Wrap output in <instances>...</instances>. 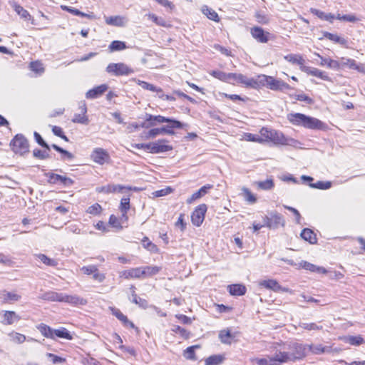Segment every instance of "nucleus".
Wrapping results in <instances>:
<instances>
[{
	"label": "nucleus",
	"instance_id": "f257e3e1",
	"mask_svg": "<svg viewBox=\"0 0 365 365\" xmlns=\"http://www.w3.org/2000/svg\"><path fill=\"white\" fill-rule=\"evenodd\" d=\"M289 122L296 126L307 129L326 131L329 130L328 125L318 118L300 113H291L287 115Z\"/></svg>",
	"mask_w": 365,
	"mask_h": 365
},
{
	"label": "nucleus",
	"instance_id": "f03ea898",
	"mask_svg": "<svg viewBox=\"0 0 365 365\" xmlns=\"http://www.w3.org/2000/svg\"><path fill=\"white\" fill-rule=\"evenodd\" d=\"M259 143H273L275 145H289L295 140L286 137L283 133L267 127L259 130Z\"/></svg>",
	"mask_w": 365,
	"mask_h": 365
},
{
	"label": "nucleus",
	"instance_id": "7ed1b4c3",
	"mask_svg": "<svg viewBox=\"0 0 365 365\" xmlns=\"http://www.w3.org/2000/svg\"><path fill=\"white\" fill-rule=\"evenodd\" d=\"M255 86V90H259L262 87H267L274 91H284L292 89V87L286 82L265 74H259L256 76Z\"/></svg>",
	"mask_w": 365,
	"mask_h": 365
},
{
	"label": "nucleus",
	"instance_id": "20e7f679",
	"mask_svg": "<svg viewBox=\"0 0 365 365\" xmlns=\"http://www.w3.org/2000/svg\"><path fill=\"white\" fill-rule=\"evenodd\" d=\"M309 11L314 16H317L319 19L327 21L329 23H333L334 19H337L344 22L355 23L360 20L355 14H344L341 15L338 14L336 16L331 13L326 14L324 11L315 8H310Z\"/></svg>",
	"mask_w": 365,
	"mask_h": 365
},
{
	"label": "nucleus",
	"instance_id": "39448f33",
	"mask_svg": "<svg viewBox=\"0 0 365 365\" xmlns=\"http://www.w3.org/2000/svg\"><path fill=\"white\" fill-rule=\"evenodd\" d=\"M227 83L234 86H241L246 88L255 89L256 77L248 78L245 75L240 73H229Z\"/></svg>",
	"mask_w": 365,
	"mask_h": 365
},
{
	"label": "nucleus",
	"instance_id": "423d86ee",
	"mask_svg": "<svg viewBox=\"0 0 365 365\" xmlns=\"http://www.w3.org/2000/svg\"><path fill=\"white\" fill-rule=\"evenodd\" d=\"M129 217L128 215L121 213L120 216L114 214L110 215L108 219V225L115 232H120L124 228L128 227Z\"/></svg>",
	"mask_w": 365,
	"mask_h": 365
},
{
	"label": "nucleus",
	"instance_id": "0eeeda50",
	"mask_svg": "<svg viewBox=\"0 0 365 365\" xmlns=\"http://www.w3.org/2000/svg\"><path fill=\"white\" fill-rule=\"evenodd\" d=\"M90 158L93 163L99 165L111 163V158L109 153L102 148H94L90 155Z\"/></svg>",
	"mask_w": 365,
	"mask_h": 365
},
{
	"label": "nucleus",
	"instance_id": "6e6552de",
	"mask_svg": "<svg viewBox=\"0 0 365 365\" xmlns=\"http://www.w3.org/2000/svg\"><path fill=\"white\" fill-rule=\"evenodd\" d=\"M10 145L15 153L22 155L29 152V142L22 135H16L11 141Z\"/></svg>",
	"mask_w": 365,
	"mask_h": 365
},
{
	"label": "nucleus",
	"instance_id": "1a4fd4ad",
	"mask_svg": "<svg viewBox=\"0 0 365 365\" xmlns=\"http://www.w3.org/2000/svg\"><path fill=\"white\" fill-rule=\"evenodd\" d=\"M106 71L116 76H128L133 73V69L124 63H110Z\"/></svg>",
	"mask_w": 365,
	"mask_h": 365
},
{
	"label": "nucleus",
	"instance_id": "9d476101",
	"mask_svg": "<svg viewBox=\"0 0 365 365\" xmlns=\"http://www.w3.org/2000/svg\"><path fill=\"white\" fill-rule=\"evenodd\" d=\"M167 123V125L163 126V130H165V134L169 135H173L175 134V130L176 129H182L187 126V124L182 123L180 120H178L174 118H166L163 115L162 123Z\"/></svg>",
	"mask_w": 365,
	"mask_h": 365
},
{
	"label": "nucleus",
	"instance_id": "9b49d317",
	"mask_svg": "<svg viewBox=\"0 0 365 365\" xmlns=\"http://www.w3.org/2000/svg\"><path fill=\"white\" fill-rule=\"evenodd\" d=\"M252 37L260 43H267L274 36L268 31H264L262 27L255 26L250 29Z\"/></svg>",
	"mask_w": 365,
	"mask_h": 365
},
{
	"label": "nucleus",
	"instance_id": "f8f14e48",
	"mask_svg": "<svg viewBox=\"0 0 365 365\" xmlns=\"http://www.w3.org/2000/svg\"><path fill=\"white\" fill-rule=\"evenodd\" d=\"M263 222L265 224V227L269 229H276L280 226H284V220L277 212H272L269 216L265 215L263 217Z\"/></svg>",
	"mask_w": 365,
	"mask_h": 365
},
{
	"label": "nucleus",
	"instance_id": "ddd939ff",
	"mask_svg": "<svg viewBox=\"0 0 365 365\" xmlns=\"http://www.w3.org/2000/svg\"><path fill=\"white\" fill-rule=\"evenodd\" d=\"M207 207L205 204L197 206L191 214V222L193 225L200 227L204 222Z\"/></svg>",
	"mask_w": 365,
	"mask_h": 365
},
{
	"label": "nucleus",
	"instance_id": "4468645a",
	"mask_svg": "<svg viewBox=\"0 0 365 365\" xmlns=\"http://www.w3.org/2000/svg\"><path fill=\"white\" fill-rule=\"evenodd\" d=\"M46 177L50 184H60L64 187H69L74 183L73 179L66 175H61L52 172L46 173Z\"/></svg>",
	"mask_w": 365,
	"mask_h": 365
},
{
	"label": "nucleus",
	"instance_id": "2eb2a0df",
	"mask_svg": "<svg viewBox=\"0 0 365 365\" xmlns=\"http://www.w3.org/2000/svg\"><path fill=\"white\" fill-rule=\"evenodd\" d=\"M259 286L267 289H271L275 292L281 291L283 292H288L290 294L293 293L292 290L287 287H282L277 280L273 279L262 280L259 282Z\"/></svg>",
	"mask_w": 365,
	"mask_h": 365
},
{
	"label": "nucleus",
	"instance_id": "dca6fc26",
	"mask_svg": "<svg viewBox=\"0 0 365 365\" xmlns=\"http://www.w3.org/2000/svg\"><path fill=\"white\" fill-rule=\"evenodd\" d=\"M339 61V70L348 68L351 70L357 71L360 73L365 72V65L363 63H357L354 59L342 57Z\"/></svg>",
	"mask_w": 365,
	"mask_h": 365
},
{
	"label": "nucleus",
	"instance_id": "f3484780",
	"mask_svg": "<svg viewBox=\"0 0 365 365\" xmlns=\"http://www.w3.org/2000/svg\"><path fill=\"white\" fill-rule=\"evenodd\" d=\"M173 147L167 139H159L152 143V153H161L173 150Z\"/></svg>",
	"mask_w": 365,
	"mask_h": 365
},
{
	"label": "nucleus",
	"instance_id": "a211bd4d",
	"mask_svg": "<svg viewBox=\"0 0 365 365\" xmlns=\"http://www.w3.org/2000/svg\"><path fill=\"white\" fill-rule=\"evenodd\" d=\"M124 189H126L128 190H133V191H140L141 189L136 187H131V186H123L120 185H107L105 186L101 187L98 192H103L105 194H110V193H114L117 192H122Z\"/></svg>",
	"mask_w": 365,
	"mask_h": 365
},
{
	"label": "nucleus",
	"instance_id": "6ab92c4d",
	"mask_svg": "<svg viewBox=\"0 0 365 365\" xmlns=\"http://www.w3.org/2000/svg\"><path fill=\"white\" fill-rule=\"evenodd\" d=\"M163 115H154L150 113H145L144 120L141 123L142 128L148 129L153 128L158 124L162 123Z\"/></svg>",
	"mask_w": 365,
	"mask_h": 365
},
{
	"label": "nucleus",
	"instance_id": "aec40b11",
	"mask_svg": "<svg viewBox=\"0 0 365 365\" xmlns=\"http://www.w3.org/2000/svg\"><path fill=\"white\" fill-rule=\"evenodd\" d=\"M291 352L289 353V356L291 357V360L294 361L297 359H303L305 355L306 348L303 344H293L290 346Z\"/></svg>",
	"mask_w": 365,
	"mask_h": 365
},
{
	"label": "nucleus",
	"instance_id": "412c9836",
	"mask_svg": "<svg viewBox=\"0 0 365 365\" xmlns=\"http://www.w3.org/2000/svg\"><path fill=\"white\" fill-rule=\"evenodd\" d=\"M65 294L55 291H48L41 294L39 298L42 300L52 302H63Z\"/></svg>",
	"mask_w": 365,
	"mask_h": 365
},
{
	"label": "nucleus",
	"instance_id": "4be33fe9",
	"mask_svg": "<svg viewBox=\"0 0 365 365\" xmlns=\"http://www.w3.org/2000/svg\"><path fill=\"white\" fill-rule=\"evenodd\" d=\"M120 277L124 279H142L140 267L130 268L122 271L120 273Z\"/></svg>",
	"mask_w": 365,
	"mask_h": 365
},
{
	"label": "nucleus",
	"instance_id": "5701e85b",
	"mask_svg": "<svg viewBox=\"0 0 365 365\" xmlns=\"http://www.w3.org/2000/svg\"><path fill=\"white\" fill-rule=\"evenodd\" d=\"M291 360L289 353L285 351H280L275 354L274 356L269 359V365H277L286 363Z\"/></svg>",
	"mask_w": 365,
	"mask_h": 365
},
{
	"label": "nucleus",
	"instance_id": "b1692460",
	"mask_svg": "<svg viewBox=\"0 0 365 365\" xmlns=\"http://www.w3.org/2000/svg\"><path fill=\"white\" fill-rule=\"evenodd\" d=\"M299 266L307 271L322 274H327L328 271L323 267L317 266L307 261H302Z\"/></svg>",
	"mask_w": 365,
	"mask_h": 365
},
{
	"label": "nucleus",
	"instance_id": "393cba45",
	"mask_svg": "<svg viewBox=\"0 0 365 365\" xmlns=\"http://www.w3.org/2000/svg\"><path fill=\"white\" fill-rule=\"evenodd\" d=\"M1 298L3 304H11L19 301L21 299V296L16 292L3 290L1 292Z\"/></svg>",
	"mask_w": 365,
	"mask_h": 365
},
{
	"label": "nucleus",
	"instance_id": "a878e982",
	"mask_svg": "<svg viewBox=\"0 0 365 365\" xmlns=\"http://www.w3.org/2000/svg\"><path fill=\"white\" fill-rule=\"evenodd\" d=\"M110 309L112 314L114 315L119 321H120L125 327L134 328V324L130 321L127 316L123 314V313L119 309L115 307H110Z\"/></svg>",
	"mask_w": 365,
	"mask_h": 365
},
{
	"label": "nucleus",
	"instance_id": "bb28decb",
	"mask_svg": "<svg viewBox=\"0 0 365 365\" xmlns=\"http://www.w3.org/2000/svg\"><path fill=\"white\" fill-rule=\"evenodd\" d=\"M108 90V86L101 84L88 91L86 97L90 99L97 98L101 96Z\"/></svg>",
	"mask_w": 365,
	"mask_h": 365
},
{
	"label": "nucleus",
	"instance_id": "cd10ccee",
	"mask_svg": "<svg viewBox=\"0 0 365 365\" xmlns=\"http://www.w3.org/2000/svg\"><path fill=\"white\" fill-rule=\"evenodd\" d=\"M341 341L351 346H358L363 344L365 342L364 339L361 335L357 336H342L339 338Z\"/></svg>",
	"mask_w": 365,
	"mask_h": 365
},
{
	"label": "nucleus",
	"instance_id": "c85d7f7f",
	"mask_svg": "<svg viewBox=\"0 0 365 365\" xmlns=\"http://www.w3.org/2000/svg\"><path fill=\"white\" fill-rule=\"evenodd\" d=\"M301 237L306 242H308L311 245L317 244V234L309 228H304L301 233Z\"/></svg>",
	"mask_w": 365,
	"mask_h": 365
},
{
	"label": "nucleus",
	"instance_id": "c756f323",
	"mask_svg": "<svg viewBox=\"0 0 365 365\" xmlns=\"http://www.w3.org/2000/svg\"><path fill=\"white\" fill-rule=\"evenodd\" d=\"M3 320L1 323L4 325H11L15 322L20 320L21 317L14 311H4Z\"/></svg>",
	"mask_w": 365,
	"mask_h": 365
},
{
	"label": "nucleus",
	"instance_id": "7c9ffc66",
	"mask_svg": "<svg viewBox=\"0 0 365 365\" xmlns=\"http://www.w3.org/2000/svg\"><path fill=\"white\" fill-rule=\"evenodd\" d=\"M63 302L73 306H79L86 305L88 303V301L86 299L78 295H68L65 294Z\"/></svg>",
	"mask_w": 365,
	"mask_h": 365
},
{
	"label": "nucleus",
	"instance_id": "2f4dec72",
	"mask_svg": "<svg viewBox=\"0 0 365 365\" xmlns=\"http://www.w3.org/2000/svg\"><path fill=\"white\" fill-rule=\"evenodd\" d=\"M140 268L142 279L152 277L158 274L162 269V267L159 266H144Z\"/></svg>",
	"mask_w": 365,
	"mask_h": 365
},
{
	"label": "nucleus",
	"instance_id": "473e14b6",
	"mask_svg": "<svg viewBox=\"0 0 365 365\" xmlns=\"http://www.w3.org/2000/svg\"><path fill=\"white\" fill-rule=\"evenodd\" d=\"M302 71L306 72L307 74L317 77L322 80L331 81L330 77L328 76L327 73L323 71H321L318 68H302Z\"/></svg>",
	"mask_w": 365,
	"mask_h": 365
},
{
	"label": "nucleus",
	"instance_id": "72a5a7b5",
	"mask_svg": "<svg viewBox=\"0 0 365 365\" xmlns=\"http://www.w3.org/2000/svg\"><path fill=\"white\" fill-rule=\"evenodd\" d=\"M228 292L232 296H242L247 292V288L242 284H232L227 287Z\"/></svg>",
	"mask_w": 365,
	"mask_h": 365
},
{
	"label": "nucleus",
	"instance_id": "f704fd0d",
	"mask_svg": "<svg viewBox=\"0 0 365 365\" xmlns=\"http://www.w3.org/2000/svg\"><path fill=\"white\" fill-rule=\"evenodd\" d=\"M201 11L205 16H206L208 19L216 23H219L220 21V17L219 16L218 14L208 6L203 5L201 7Z\"/></svg>",
	"mask_w": 365,
	"mask_h": 365
},
{
	"label": "nucleus",
	"instance_id": "c9c22d12",
	"mask_svg": "<svg viewBox=\"0 0 365 365\" xmlns=\"http://www.w3.org/2000/svg\"><path fill=\"white\" fill-rule=\"evenodd\" d=\"M284 58L292 63V64H297L299 66L300 68H306V67L304 66L305 60L304 59L303 56L300 54H293L290 53L288 55L284 56Z\"/></svg>",
	"mask_w": 365,
	"mask_h": 365
},
{
	"label": "nucleus",
	"instance_id": "e433bc0d",
	"mask_svg": "<svg viewBox=\"0 0 365 365\" xmlns=\"http://www.w3.org/2000/svg\"><path fill=\"white\" fill-rule=\"evenodd\" d=\"M323 37L329 39L334 43H339L341 46H346L347 44V40L336 34L324 31L323 32Z\"/></svg>",
	"mask_w": 365,
	"mask_h": 365
},
{
	"label": "nucleus",
	"instance_id": "4c0bfd02",
	"mask_svg": "<svg viewBox=\"0 0 365 365\" xmlns=\"http://www.w3.org/2000/svg\"><path fill=\"white\" fill-rule=\"evenodd\" d=\"M212 187V185H205L202 186L200 189H199L197 192H194L190 198L187 200V202L190 204L193 202L195 200L202 197L204 196L209 190H210Z\"/></svg>",
	"mask_w": 365,
	"mask_h": 365
},
{
	"label": "nucleus",
	"instance_id": "58836bf2",
	"mask_svg": "<svg viewBox=\"0 0 365 365\" xmlns=\"http://www.w3.org/2000/svg\"><path fill=\"white\" fill-rule=\"evenodd\" d=\"M29 68L36 76H41L45 72L43 63L40 60L31 61L29 64Z\"/></svg>",
	"mask_w": 365,
	"mask_h": 365
},
{
	"label": "nucleus",
	"instance_id": "ea45409f",
	"mask_svg": "<svg viewBox=\"0 0 365 365\" xmlns=\"http://www.w3.org/2000/svg\"><path fill=\"white\" fill-rule=\"evenodd\" d=\"M318 56L321 58L320 66H327L330 68H334L336 70H339V61L333 60L331 58H323L319 54H317Z\"/></svg>",
	"mask_w": 365,
	"mask_h": 365
},
{
	"label": "nucleus",
	"instance_id": "a19ab883",
	"mask_svg": "<svg viewBox=\"0 0 365 365\" xmlns=\"http://www.w3.org/2000/svg\"><path fill=\"white\" fill-rule=\"evenodd\" d=\"M37 329L44 337L54 339V329L49 326L41 323L37 327Z\"/></svg>",
	"mask_w": 365,
	"mask_h": 365
},
{
	"label": "nucleus",
	"instance_id": "79ce46f5",
	"mask_svg": "<svg viewBox=\"0 0 365 365\" xmlns=\"http://www.w3.org/2000/svg\"><path fill=\"white\" fill-rule=\"evenodd\" d=\"M200 348V345L196 344L187 347L183 351V356L187 360L195 361L197 359L195 349Z\"/></svg>",
	"mask_w": 365,
	"mask_h": 365
},
{
	"label": "nucleus",
	"instance_id": "37998d69",
	"mask_svg": "<svg viewBox=\"0 0 365 365\" xmlns=\"http://www.w3.org/2000/svg\"><path fill=\"white\" fill-rule=\"evenodd\" d=\"M225 360V356L222 354H214L205 359V365H220Z\"/></svg>",
	"mask_w": 365,
	"mask_h": 365
},
{
	"label": "nucleus",
	"instance_id": "c03bdc74",
	"mask_svg": "<svg viewBox=\"0 0 365 365\" xmlns=\"http://www.w3.org/2000/svg\"><path fill=\"white\" fill-rule=\"evenodd\" d=\"M142 245L145 249L150 251L152 253H158L159 248L158 246L152 242L148 237H144L142 239Z\"/></svg>",
	"mask_w": 365,
	"mask_h": 365
},
{
	"label": "nucleus",
	"instance_id": "a18cd8bd",
	"mask_svg": "<svg viewBox=\"0 0 365 365\" xmlns=\"http://www.w3.org/2000/svg\"><path fill=\"white\" fill-rule=\"evenodd\" d=\"M255 184L257 188L262 190H269L274 187V180L272 178L267 179L264 181H257Z\"/></svg>",
	"mask_w": 365,
	"mask_h": 365
},
{
	"label": "nucleus",
	"instance_id": "49530a36",
	"mask_svg": "<svg viewBox=\"0 0 365 365\" xmlns=\"http://www.w3.org/2000/svg\"><path fill=\"white\" fill-rule=\"evenodd\" d=\"M54 339L56 337L65 339L67 340H71L73 339L72 335L68 330L65 327H61L58 329H54Z\"/></svg>",
	"mask_w": 365,
	"mask_h": 365
},
{
	"label": "nucleus",
	"instance_id": "de8ad7c7",
	"mask_svg": "<svg viewBox=\"0 0 365 365\" xmlns=\"http://www.w3.org/2000/svg\"><path fill=\"white\" fill-rule=\"evenodd\" d=\"M219 338L222 343L230 344L232 342L233 336L230 329H222L219 333Z\"/></svg>",
	"mask_w": 365,
	"mask_h": 365
},
{
	"label": "nucleus",
	"instance_id": "09e8293b",
	"mask_svg": "<svg viewBox=\"0 0 365 365\" xmlns=\"http://www.w3.org/2000/svg\"><path fill=\"white\" fill-rule=\"evenodd\" d=\"M136 83L138 85L141 86V88H143L144 90H148V91H150L156 92V93H163V89L161 88L156 87L155 86H154L150 83H148L146 81L138 80L136 81Z\"/></svg>",
	"mask_w": 365,
	"mask_h": 365
},
{
	"label": "nucleus",
	"instance_id": "8fccbe9b",
	"mask_svg": "<svg viewBox=\"0 0 365 365\" xmlns=\"http://www.w3.org/2000/svg\"><path fill=\"white\" fill-rule=\"evenodd\" d=\"M125 48H127L125 43L121 41H113L108 46V50L110 52L123 51Z\"/></svg>",
	"mask_w": 365,
	"mask_h": 365
},
{
	"label": "nucleus",
	"instance_id": "3c124183",
	"mask_svg": "<svg viewBox=\"0 0 365 365\" xmlns=\"http://www.w3.org/2000/svg\"><path fill=\"white\" fill-rule=\"evenodd\" d=\"M147 16L149 19H150L153 22H154L158 26H160L166 27V28L171 26V25L170 24L167 23V21L165 20H164L161 17H158L155 14L150 13V14H147Z\"/></svg>",
	"mask_w": 365,
	"mask_h": 365
},
{
	"label": "nucleus",
	"instance_id": "603ef678",
	"mask_svg": "<svg viewBox=\"0 0 365 365\" xmlns=\"http://www.w3.org/2000/svg\"><path fill=\"white\" fill-rule=\"evenodd\" d=\"M61 9L63 11H66L68 13H70V14H71L73 15H75V16H81V17H86V18H88V19H92L93 18V15L92 14L83 13V12L79 11L77 9L69 7L68 6H61Z\"/></svg>",
	"mask_w": 365,
	"mask_h": 365
},
{
	"label": "nucleus",
	"instance_id": "864d4df0",
	"mask_svg": "<svg viewBox=\"0 0 365 365\" xmlns=\"http://www.w3.org/2000/svg\"><path fill=\"white\" fill-rule=\"evenodd\" d=\"M14 11L24 19L26 21H33L34 19L31 16V15L29 14V12L26 10L23 6L21 5L16 4L14 6Z\"/></svg>",
	"mask_w": 365,
	"mask_h": 365
},
{
	"label": "nucleus",
	"instance_id": "5fc2aeb1",
	"mask_svg": "<svg viewBox=\"0 0 365 365\" xmlns=\"http://www.w3.org/2000/svg\"><path fill=\"white\" fill-rule=\"evenodd\" d=\"M242 191L243 197L247 202L250 204H255L257 202V197L249 188L244 187L242 188Z\"/></svg>",
	"mask_w": 365,
	"mask_h": 365
},
{
	"label": "nucleus",
	"instance_id": "6e6d98bb",
	"mask_svg": "<svg viewBox=\"0 0 365 365\" xmlns=\"http://www.w3.org/2000/svg\"><path fill=\"white\" fill-rule=\"evenodd\" d=\"M118 209L120 213L123 215H128L129 210L130 209V197H123L120 200Z\"/></svg>",
	"mask_w": 365,
	"mask_h": 365
},
{
	"label": "nucleus",
	"instance_id": "4d7b16f0",
	"mask_svg": "<svg viewBox=\"0 0 365 365\" xmlns=\"http://www.w3.org/2000/svg\"><path fill=\"white\" fill-rule=\"evenodd\" d=\"M36 257L46 266L56 267L58 264L56 260L48 257L44 254H38Z\"/></svg>",
	"mask_w": 365,
	"mask_h": 365
},
{
	"label": "nucleus",
	"instance_id": "13d9d810",
	"mask_svg": "<svg viewBox=\"0 0 365 365\" xmlns=\"http://www.w3.org/2000/svg\"><path fill=\"white\" fill-rule=\"evenodd\" d=\"M106 23L108 25L122 26L124 24L123 19L119 16H112L106 19Z\"/></svg>",
	"mask_w": 365,
	"mask_h": 365
},
{
	"label": "nucleus",
	"instance_id": "bf43d9fd",
	"mask_svg": "<svg viewBox=\"0 0 365 365\" xmlns=\"http://www.w3.org/2000/svg\"><path fill=\"white\" fill-rule=\"evenodd\" d=\"M86 212L93 216H99L103 212V207L100 204L94 203L87 208Z\"/></svg>",
	"mask_w": 365,
	"mask_h": 365
},
{
	"label": "nucleus",
	"instance_id": "052dcab7",
	"mask_svg": "<svg viewBox=\"0 0 365 365\" xmlns=\"http://www.w3.org/2000/svg\"><path fill=\"white\" fill-rule=\"evenodd\" d=\"M172 331L175 334H180V336L185 339H187L190 337V332L179 325H173Z\"/></svg>",
	"mask_w": 365,
	"mask_h": 365
},
{
	"label": "nucleus",
	"instance_id": "680f3d73",
	"mask_svg": "<svg viewBox=\"0 0 365 365\" xmlns=\"http://www.w3.org/2000/svg\"><path fill=\"white\" fill-rule=\"evenodd\" d=\"M210 74L212 77H214L222 82H225V83L228 82L229 73H225L222 71L215 70V71H210Z\"/></svg>",
	"mask_w": 365,
	"mask_h": 365
},
{
	"label": "nucleus",
	"instance_id": "e2e57ef3",
	"mask_svg": "<svg viewBox=\"0 0 365 365\" xmlns=\"http://www.w3.org/2000/svg\"><path fill=\"white\" fill-rule=\"evenodd\" d=\"M46 356L53 364H65L67 361L65 357L57 356L52 353H47Z\"/></svg>",
	"mask_w": 365,
	"mask_h": 365
},
{
	"label": "nucleus",
	"instance_id": "0e129e2a",
	"mask_svg": "<svg viewBox=\"0 0 365 365\" xmlns=\"http://www.w3.org/2000/svg\"><path fill=\"white\" fill-rule=\"evenodd\" d=\"M164 131L165 130H163V127H160V128H152L147 133V134L145 135V138L147 139L154 138H155L156 136H158L159 135L165 134Z\"/></svg>",
	"mask_w": 365,
	"mask_h": 365
},
{
	"label": "nucleus",
	"instance_id": "69168bd1",
	"mask_svg": "<svg viewBox=\"0 0 365 365\" xmlns=\"http://www.w3.org/2000/svg\"><path fill=\"white\" fill-rule=\"evenodd\" d=\"M241 140L247 142H254L257 143H259L260 142L259 137L258 135L252 134L250 133H244L242 135Z\"/></svg>",
	"mask_w": 365,
	"mask_h": 365
},
{
	"label": "nucleus",
	"instance_id": "338daca9",
	"mask_svg": "<svg viewBox=\"0 0 365 365\" xmlns=\"http://www.w3.org/2000/svg\"><path fill=\"white\" fill-rule=\"evenodd\" d=\"M51 147L56 151L61 153L62 155V157L64 158H66L68 160H72L74 158L73 155L71 153L63 149L62 148L59 147L58 145H57L56 144L51 145Z\"/></svg>",
	"mask_w": 365,
	"mask_h": 365
},
{
	"label": "nucleus",
	"instance_id": "774afa93",
	"mask_svg": "<svg viewBox=\"0 0 365 365\" xmlns=\"http://www.w3.org/2000/svg\"><path fill=\"white\" fill-rule=\"evenodd\" d=\"M186 222H185V214H180L178 220L175 223V226L179 228L181 232H184L186 229Z\"/></svg>",
	"mask_w": 365,
	"mask_h": 365
}]
</instances>
